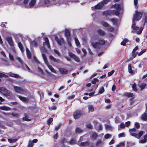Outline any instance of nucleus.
<instances>
[{
  "label": "nucleus",
  "instance_id": "1",
  "mask_svg": "<svg viewBox=\"0 0 147 147\" xmlns=\"http://www.w3.org/2000/svg\"><path fill=\"white\" fill-rule=\"evenodd\" d=\"M97 37L94 36L92 39L91 44L93 47L94 48L98 47L100 45H103L105 44V41L103 39H100L99 41V42L94 43L93 42L95 41L97 39Z\"/></svg>",
  "mask_w": 147,
  "mask_h": 147
},
{
  "label": "nucleus",
  "instance_id": "2",
  "mask_svg": "<svg viewBox=\"0 0 147 147\" xmlns=\"http://www.w3.org/2000/svg\"><path fill=\"white\" fill-rule=\"evenodd\" d=\"M42 55L45 63V64L47 65L49 69L52 72L55 73H56V71L53 67L51 65L49 64V63L45 55L43 53H42Z\"/></svg>",
  "mask_w": 147,
  "mask_h": 147
},
{
  "label": "nucleus",
  "instance_id": "3",
  "mask_svg": "<svg viewBox=\"0 0 147 147\" xmlns=\"http://www.w3.org/2000/svg\"><path fill=\"white\" fill-rule=\"evenodd\" d=\"M143 14L142 12L136 11L135 14L134 15L133 20V22H134L135 21L140 20Z\"/></svg>",
  "mask_w": 147,
  "mask_h": 147
},
{
  "label": "nucleus",
  "instance_id": "4",
  "mask_svg": "<svg viewBox=\"0 0 147 147\" xmlns=\"http://www.w3.org/2000/svg\"><path fill=\"white\" fill-rule=\"evenodd\" d=\"M0 92L4 96L7 97L11 96V94L9 91L4 87L0 88Z\"/></svg>",
  "mask_w": 147,
  "mask_h": 147
},
{
  "label": "nucleus",
  "instance_id": "5",
  "mask_svg": "<svg viewBox=\"0 0 147 147\" xmlns=\"http://www.w3.org/2000/svg\"><path fill=\"white\" fill-rule=\"evenodd\" d=\"M6 39L10 46L12 48L13 52L15 53H16V51L14 49L13 42L12 41V38L10 36H7L6 38Z\"/></svg>",
  "mask_w": 147,
  "mask_h": 147
},
{
  "label": "nucleus",
  "instance_id": "6",
  "mask_svg": "<svg viewBox=\"0 0 147 147\" xmlns=\"http://www.w3.org/2000/svg\"><path fill=\"white\" fill-rule=\"evenodd\" d=\"M112 7L116 9L117 10H113L111 13L113 14H115L117 16H118L119 15V12L118 11H119L121 9L120 6L119 4H115L112 6Z\"/></svg>",
  "mask_w": 147,
  "mask_h": 147
},
{
  "label": "nucleus",
  "instance_id": "7",
  "mask_svg": "<svg viewBox=\"0 0 147 147\" xmlns=\"http://www.w3.org/2000/svg\"><path fill=\"white\" fill-rule=\"evenodd\" d=\"M132 28L133 30L136 31V32L138 34H141L143 29V28L141 27L139 31H137V30L139 29V28L136 26V24L134 23L133 24L132 26Z\"/></svg>",
  "mask_w": 147,
  "mask_h": 147
},
{
  "label": "nucleus",
  "instance_id": "8",
  "mask_svg": "<svg viewBox=\"0 0 147 147\" xmlns=\"http://www.w3.org/2000/svg\"><path fill=\"white\" fill-rule=\"evenodd\" d=\"M41 2L43 3L47 6H49L53 4V3H54L55 2H53L52 0H40Z\"/></svg>",
  "mask_w": 147,
  "mask_h": 147
},
{
  "label": "nucleus",
  "instance_id": "9",
  "mask_svg": "<svg viewBox=\"0 0 147 147\" xmlns=\"http://www.w3.org/2000/svg\"><path fill=\"white\" fill-rule=\"evenodd\" d=\"M14 91L17 93L22 94L24 92V90L21 88L16 86H13Z\"/></svg>",
  "mask_w": 147,
  "mask_h": 147
},
{
  "label": "nucleus",
  "instance_id": "10",
  "mask_svg": "<svg viewBox=\"0 0 147 147\" xmlns=\"http://www.w3.org/2000/svg\"><path fill=\"white\" fill-rule=\"evenodd\" d=\"M82 111L80 110L76 111L74 113V117L75 119H78L80 118L82 115Z\"/></svg>",
  "mask_w": 147,
  "mask_h": 147
},
{
  "label": "nucleus",
  "instance_id": "11",
  "mask_svg": "<svg viewBox=\"0 0 147 147\" xmlns=\"http://www.w3.org/2000/svg\"><path fill=\"white\" fill-rule=\"evenodd\" d=\"M68 54L69 55L70 57L73 58L75 61L77 62H80V60L78 57L70 52H69L68 53Z\"/></svg>",
  "mask_w": 147,
  "mask_h": 147
},
{
  "label": "nucleus",
  "instance_id": "12",
  "mask_svg": "<svg viewBox=\"0 0 147 147\" xmlns=\"http://www.w3.org/2000/svg\"><path fill=\"white\" fill-rule=\"evenodd\" d=\"M55 39L57 41L58 44L61 45L62 43H63L64 39L63 38H61L59 39L57 36L55 37Z\"/></svg>",
  "mask_w": 147,
  "mask_h": 147
},
{
  "label": "nucleus",
  "instance_id": "13",
  "mask_svg": "<svg viewBox=\"0 0 147 147\" xmlns=\"http://www.w3.org/2000/svg\"><path fill=\"white\" fill-rule=\"evenodd\" d=\"M49 58L51 60L57 63H59L61 62V61L59 59H56L52 55L49 56Z\"/></svg>",
  "mask_w": 147,
  "mask_h": 147
},
{
  "label": "nucleus",
  "instance_id": "14",
  "mask_svg": "<svg viewBox=\"0 0 147 147\" xmlns=\"http://www.w3.org/2000/svg\"><path fill=\"white\" fill-rule=\"evenodd\" d=\"M49 58L51 60L57 63H59L61 62V61L59 59H56L52 55L49 56Z\"/></svg>",
  "mask_w": 147,
  "mask_h": 147
},
{
  "label": "nucleus",
  "instance_id": "15",
  "mask_svg": "<svg viewBox=\"0 0 147 147\" xmlns=\"http://www.w3.org/2000/svg\"><path fill=\"white\" fill-rule=\"evenodd\" d=\"M104 5V3H103V2H101L96 5L95 7H92V9H100Z\"/></svg>",
  "mask_w": 147,
  "mask_h": 147
},
{
  "label": "nucleus",
  "instance_id": "16",
  "mask_svg": "<svg viewBox=\"0 0 147 147\" xmlns=\"http://www.w3.org/2000/svg\"><path fill=\"white\" fill-rule=\"evenodd\" d=\"M65 35L67 39L71 38L70 37V33L67 29H65Z\"/></svg>",
  "mask_w": 147,
  "mask_h": 147
},
{
  "label": "nucleus",
  "instance_id": "17",
  "mask_svg": "<svg viewBox=\"0 0 147 147\" xmlns=\"http://www.w3.org/2000/svg\"><path fill=\"white\" fill-rule=\"evenodd\" d=\"M59 69L60 72L62 74H67L68 73V71L66 69L60 68Z\"/></svg>",
  "mask_w": 147,
  "mask_h": 147
},
{
  "label": "nucleus",
  "instance_id": "18",
  "mask_svg": "<svg viewBox=\"0 0 147 147\" xmlns=\"http://www.w3.org/2000/svg\"><path fill=\"white\" fill-rule=\"evenodd\" d=\"M45 42H43V45L44 46H45L46 45H47L48 47L49 48H50V45L49 41L48 40V38L47 37H45Z\"/></svg>",
  "mask_w": 147,
  "mask_h": 147
},
{
  "label": "nucleus",
  "instance_id": "19",
  "mask_svg": "<svg viewBox=\"0 0 147 147\" xmlns=\"http://www.w3.org/2000/svg\"><path fill=\"white\" fill-rule=\"evenodd\" d=\"M18 97L22 101L25 102H28L29 99L28 98H26L24 97L19 96Z\"/></svg>",
  "mask_w": 147,
  "mask_h": 147
},
{
  "label": "nucleus",
  "instance_id": "20",
  "mask_svg": "<svg viewBox=\"0 0 147 147\" xmlns=\"http://www.w3.org/2000/svg\"><path fill=\"white\" fill-rule=\"evenodd\" d=\"M36 0H30L29 3L30 7L31 8L34 6L36 3Z\"/></svg>",
  "mask_w": 147,
  "mask_h": 147
},
{
  "label": "nucleus",
  "instance_id": "21",
  "mask_svg": "<svg viewBox=\"0 0 147 147\" xmlns=\"http://www.w3.org/2000/svg\"><path fill=\"white\" fill-rule=\"evenodd\" d=\"M26 52L27 56L28 59H31L32 58V54L29 51V49L28 48H26Z\"/></svg>",
  "mask_w": 147,
  "mask_h": 147
},
{
  "label": "nucleus",
  "instance_id": "22",
  "mask_svg": "<svg viewBox=\"0 0 147 147\" xmlns=\"http://www.w3.org/2000/svg\"><path fill=\"white\" fill-rule=\"evenodd\" d=\"M8 74L9 76L10 77H14L16 78H20V76L19 75L16 74H15L12 73L11 72H10L9 73H7Z\"/></svg>",
  "mask_w": 147,
  "mask_h": 147
},
{
  "label": "nucleus",
  "instance_id": "23",
  "mask_svg": "<svg viewBox=\"0 0 147 147\" xmlns=\"http://www.w3.org/2000/svg\"><path fill=\"white\" fill-rule=\"evenodd\" d=\"M125 96H127L128 97H132L131 99H133L134 98V96L133 93H126L124 94Z\"/></svg>",
  "mask_w": 147,
  "mask_h": 147
},
{
  "label": "nucleus",
  "instance_id": "24",
  "mask_svg": "<svg viewBox=\"0 0 147 147\" xmlns=\"http://www.w3.org/2000/svg\"><path fill=\"white\" fill-rule=\"evenodd\" d=\"M138 86L141 88V90H142L146 86V84L144 83L139 82Z\"/></svg>",
  "mask_w": 147,
  "mask_h": 147
},
{
  "label": "nucleus",
  "instance_id": "25",
  "mask_svg": "<svg viewBox=\"0 0 147 147\" xmlns=\"http://www.w3.org/2000/svg\"><path fill=\"white\" fill-rule=\"evenodd\" d=\"M22 66L23 69L26 70H28V71L30 72V68L28 67L27 65L24 63L23 64L21 65Z\"/></svg>",
  "mask_w": 147,
  "mask_h": 147
},
{
  "label": "nucleus",
  "instance_id": "26",
  "mask_svg": "<svg viewBox=\"0 0 147 147\" xmlns=\"http://www.w3.org/2000/svg\"><path fill=\"white\" fill-rule=\"evenodd\" d=\"M98 137L97 134L95 132H92L91 134V138L94 140H95Z\"/></svg>",
  "mask_w": 147,
  "mask_h": 147
},
{
  "label": "nucleus",
  "instance_id": "27",
  "mask_svg": "<svg viewBox=\"0 0 147 147\" xmlns=\"http://www.w3.org/2000/svg\"><path fill=\"white\" fill-rule=\"evenodd\" d=\"M0 109L4 111H8L10 110V108L6 106H2L0 107Z\"/></svg>",
  "mask_w": 147,
  "mask_h": 147
},
{
  "label": "nucleus",
  "instance_id": "28",
  "mask_svg": "<svg viewBox=\"0 0 147 147\" xmlns=\"http://www.w3.org/2000/svg\"><path fill=\"white\" fill-rule=\"evenodd\" d=\"M98 34L100 35L103 36L105 35V32L103 30L101 29H99L98 30Z\"/></svg>",
  "mask_w": 147,
  "mask_h": 147
},
{
  "label": "nucleus",
  "instance_id": "29",
  "mask_svg": "<svg viewBox=\"0 0 147 147\" xmlns=\"http://www.w3.org/2000/svg\"><path fill=\"white\" fill-rule=\"evenodd\" d=\"M30 44L32 46L35 47H37V43L35 40H33L30 42Z\"/></svg>",
  "mask_w": 147,
  "mask_h": 147
},
{
  "label": "nucleus",
  "instance_id": "30",
  "mask_svg": "<svg viewBox=\"0 0 147 147\" xmlns=\"http://www.w3.org/2000/svg\"><path fill=\"white\" fill-rule=\"evenodd\" d=\"M16 59L21 65L24 64V62L22 59L20 57H16Z\"/></svg>",
  "mask_w": 147,
  "mask_h": 147
},
{
  "label": "nucleus",
  "instance_id": "31",
  "mask_svg": "<svg viewBox=\"0 0 147 147\" xmlns=\"http://www.w3.org/2000/svg\"><path fill=\"white\" fill-rule=\"evenodd\" d=\"M128 69L129 73L133 74V71L131 67L130 64H129L128 65Z\"/></svg>",
  "mask_w": 147,
  "mask_h": 147
},
{
  "label": "nucleus",
  "instance_id": "32",
  "mask_svg": "<svg viewBox=\"0 0 147 147\" xmlns=\"http://www.w3.org/2000/svg\"><path fill=\"white\" fill-rule=\"evenodd\" d=\"M88 111L93 112L94 111V107L92 105H89L88 107Z\"/></svg>",
  "mask_w": 147,
  "mask_h": 147
},
{
  "label": "nucleus",
  "instance_id": "33",
  "mask_svg": "<svg viewBox=\"0 0 147 147\" xmlns=\"http://www.w3.org/2000/svg\"><path fill=\"white\" fill-rule=\"evenodd\" d=\"M132 88L133 90L135 92L138 91L137 89L136 88V84L135 83H134L132 85Z\"/></svg>",
  "mask_w": 147,
  "mask_h": 147
},
{
  "label": "nucleus",
  "instance_id": "34",
  "mask_svg": "<svg viewBox=\"0 0 147 147\" xmlns=\"http://www.w3.org/2000/svg\"><path fill=\"white\" fill-rule=\"evenodd\" d=\"M111 21L113 22V25H117V19L115 18H113L111 20Z\"/></svg>",
  "mask_w": 147,
  "mask_h": 147
},
{
  "label": "nucleus",
  "instance_id": "35",
  "mask_svg": "<svg viewBox=\"0 0 147 147\" xmlns=\"http://www.w3.org/2000/svg\"><path fill=\"white\" fill-rule=\"evenodd\" d=\"M142 119L144 121H146L147 119V115L146 113H144L142 115Z\"/></svg>",
  "mask_w": 147,
  "mask_h": 147
},
{
  "label": "nucleus",
  "instance_id": "36",
  "mask_svg": "<svg viewBox=\"0 0 147 147\" xmlns=\"http://www.w3.org/2000/svg\"><path fill=\"white\" fill-rule=\"evenodd\" d=\"M18 45L21 51L22 52H23L24 50L22 44L21 43L19 42L18 43Z\"/></svg>",
  "mask_w": 147,
  "mask_h": 147
},
{
  "label": "nucleus",
  "instance_id": "37",
  "mask_svg": "<svg viewBox=\"0 0 147 147\" xmlns=\"http://www.w3.org/2000/svg\"><path fill=\"white\" fill-rule=\"evenodd\" d=\"M76 44L77 46L79 47L80 46V43L78 39L76 38H74Z\"/></svg>",
  "mask_w": 147,
  "mask_h": 147
},
{
  "label": "nucleus",
  "instance_id": "38",
  "mask_svg": "<svg viewBox=\"0 0 147 147\" xmlns=\"http://www.w3.org/2000/svg\"><path fill=\"white\" fill-rule=\"evenodd\" d=\"M105 91V89L103 87L100 88L99 90L98 93L100 94H101L103 93Z\"/></svg>",
  "mask_w": 147,
  "mask_h": 147
},
{
  "label": "nucleus",
  "instance_id": "39",
  "mask_svg": "<svg viewBox=\"0 0 147 147\" xmlns=\"http://www.w3.org/2000/svg\"><path fill=\"white\" fill-rule=\"evenodd\" d=\"M101 24L104 26L105 27H107L109 26V24L107 22H104L102 21L101 22Z\"/></svg>",
  "mask_w": 147,
  "mask_h": 147
},
{
  "label": "nucleus",
  "instance_id": "40",
  "mask_svg": "<svg viewBox=\"0 0 147 147\" xmlns=\"http://www.w3.org/2000/svg\"><path fill=\"white\" fill-rule=\"evenodd\" d=\"M17 140V139H8V141L10 143H13L16 142Z\"/></svg>",
  "mask_w": 147,
  "mask_h": 147
},
{
  "label": "nucleus",
  "instance_id": "41",
  "mask_svg": "<svg viewBox=\"0 0 147 147\" xmlns=\"http://www.w3.org/2000/svg\"><path fill=\"white\" fill-rule=\"evenodd\" d=\"M76 133H80L83 132V130L79 128H77L76 129Z\"/></svg>",
  "mask_w": 147,
  "mask_h": 147
},
{
  "label": "nucleus",
  "instance_id": "42",
  "mask_svg": "<svg viewBox=\"0 0 147 147\" xmlns=\"http://www.w3.org/2000/svg\"><path fill=\"white\" fill-rule=\"evenodd\" d=\"M144 133V131H140L138 133V139Z\"/></svg>",
  "mask_w": 147,
  "mask_h": 147
},
{
  "label": "nucleus",
  "instance_id": "43",
  "mask_svg": "<svg viewBox=\"0 0 147 147\" xmlns=\"http://www.w3.org/2000/svg\"><path fill=\"white\" fill-rule=\"evenodd\" d=\"M25 117L23 118V120L27 121H30V120L28 119V117L26 116V114H24Z\"/></svg>",
  "mask_w": 147,
  "mask_h": 147
},
{
  "label": "nucleus",
  "instance_id": "44",
  "mask_svg": "<svg viewBox=\"0 0 147 147\" xmlns=\"http://www.w3.org/2000/svg\"><path fill=\"white\" fill-rule=\"evenodd\" d=\"M131 135L138 139V134H137L133 132H131Z\"/></svg>",
  "mask_w": 147,
  "mask_h": 147
},
{
  "label": "nucleus",
  "instance_id": "45",
  "mask_svg": "<svg viewBox=\"0 0 147 147\" xmlns=\"http://www.w3.org/2000/svg\"><path fill=\"white\" fill-rule=\"evenodd\" d=\"M9 59L13 61H14V60L13 57V56L10 53H9Z\"/></svg>",
  "mask_w": 147,
  "mask_h": 147
},
{
  "label": "nucleus",
  "instance_id": "46",
  "mask_svg": "<svg viewBox=\"0 0 147 147\" xmlns=\"http://www.w3.org/2000/svg\"><path fill=\"white\" fill-rule=\"evenodd\" d=\"M30 1V0H24L23 3L25 6H28V3Z\"/></svg>",
  "mask_w": 147,
  "mask_h": 147
},
{
  "label": "nucleus",
  "instance_id": "47",
  "mask_svg": "<svg viewBox=\"0 0 147 147\" xmlns=\"http://www.w3.org/2000/svg\"><path fill=\"white\" fill-rule=\"evenodd\" d=\"M111 137V135L110 134H107L105 135L104 136V138L105 139H108L110 138Z\"/></svg>",
  "mask_w": 147,
  "mask_h": 147
},
{
  "label": "nucleus",
  "instance_id": "48",
  "mask_svg": "<svg viewBox=\"0 0 147 147\" xmlns=\"http://www.w3.org/2000/svg\"><path fill=\"white\" fill-rule=\"evenodd\" d=\"M124 146V142H121L116 146V147H120Z\"/></svg>",
  "mask_w": 147,
  "mask_h": 147
},
{
  "label": "nucleus",
  "instance_id": "49",
  "mask_svg": "<svg viewBox=\"0 0 147 147\" xmlns=\"http://www.w3.org/2000/svg\"><path fill=\"white\" fill-rule=\"evenodd\" d=\"M53 121V118H49L47 122L48 124L49 125L51 123V122Z\"/></svg>",
  "mask_w": 147,
  "mask_h": 147
},
{
  "label": "nucleus",
  "instance_id": "50",
  "mask_svg": "<svg viewBox=\"0 0 147 147\" xmlns=\"http://www.w3.org/2000/svg\"><path fill=\"white\" fill-rule=\"evenodd\" d=\"M146 49H144L142 51H141V52L138 53V55L140 56L142 55L146 51Z\"/></svg>",
  "mask_w": 147,
  "mask_h": 147
},
{
  "label": "nucleus",
  "instance_id": "51",
  "mask_svg": "<svg viewBox=\"0 0 147 147\" xmlns=\"http://www.w3.org/2000/svg\"><path fill=\"white\" fill-rule=\"evenodd\" d=\"M99 80L98 79L96 78H94L93 80L92 81V84H95L96 83V82H99Z\"/></svg>",
  "mask_w": 147,
  "mask_h": 147
},
{
  "label": "nucleus",
  "instance_id": "52",
  "mask_svg": "<svg viewBox=\"0 0 147 147\" xmlns=\"http://www.w3.org/2000/svg\"><path fill=\"white\" fill-rule=\"evenodd\" d=\"M67 41L68 44L69 45L70 47H71V38L67 39Z\"/></svg>",
  "mask_w": 147,
  "mask_h": 147
},
{
  "label": "nucleus",
  "instance_id": "53",
  "mask_svg": "<svg viewBox=\"0 0 147 147\" xmlns=\"http://www.w3.org/2000/svg\"><path fill=\"white\" fill-rule=\"evenodd\" d=\"M110 13V12L109 11H106L103 12V14L105 16H107Z\"/></svg>",
  "mask_w": 147,
  "mask_h": 147
},
{
  "label": "nucleus",
  "instance_id": "54",
  "mask_svg": "<svg viewBox=\"0 0 147 147\" xmlns=\"http://www.w3.org/2000/svg\"><path fill=\"white\" fill-rule=\"evenodd\" d=\"M40 50L42 53L46 52L47 51L44 47H42L40 49Z\"/></svg>",
  "mask_w": 147,
  "mask_h": 147
},
{
  "label": "nucleus",
  "instance_id": "55",
  "mask_svg": "<svg viewBox=\"0 0 147 147\" xmlns=\"http://www.w3.org/2000/svg\"><path fill=\"white\" fill-rule=\"evenodd\" d=\"M5 77V78H7V77H8V76L4 74L0 73V77Z\"/></svg>",
  "mask_w": 147,
  "mask_h": 147
},
{
  "label": "nucleus",
  "instance_id": "56",
  "mask_svg": "<svg viewBox=\"0 0 147 147\" xmlns=\"http://www.w3.org/2000/svg\"><path fill=\"white\" fill-rule=\"evenodd\" d=\"M76 143V140L74 139L71 140L69 142V143L71 144H74Z\"/></svg>",
  "mask_w": 147,
  "mask_h": 147
},
{
  "label": "nucleus",
  "instance_id": "57",
  "mask_svg": "<svg viewBox=\"0 0 147 147\" xmlns=\"http://www.w3.org/2000/svg\"><path fill=\"white\" fill-rule=\"evenodd\" d=\"M88 144V142H82L81 143L80 145L81 146H85L87 145Z\"/></svg>",
  "mask_w": 147,
  "mask_h": 147
},
{
  "label": "nucleus",
  "instance_id": "58",
  "mask_svg": "<svg viewBox=\"0 0 147 147\" xmlns=\"http://www.w3.org/2000/svg\"><path fill=\"white\" fill-rule=\"evenodd\" d=\"M107 29L110 32H112L114 31V28L111 27H109Z\"/></svg>",
  "mask_w": 147,
  "mask_h": 147
},
{
  "label": "nucleus",
  "instance_id": "59",
  "mask_svg": "<svg viewBox=\"0 0 147 147\" xmlns=\"http://www.w3.org/2000/svg\"><path fill=\"white\" fill-rule=\"evenodd\" d=\"M147 142V141H146V140L142 139L140 140L139 142V143L144 144L145 143Z\"/></svg>",
  "mask_w": 147,
  "mask_h": 147
},
{
  "label": "nucleus",
  "instance_id": "60",
  "mask_svg": "<svg viewBox=\"0 0 147 147\" xmlns=\"http://www.w3.org/2000/svg\"><path fill=\"white\" fill-rule=\"evenodd\" d=\"M136 129L134 128L132 129H130L129 130V131L130 132V133H131V132H132L133 131L135 132L136 131Z\"/></svg>",
  "mask_w": 147,
  "mask_h": 147
},
{
  "label": "nucleus",
  "instance_id": "61",
  "mask_svg": "<svg viewBox=\"0 0 147 147\" xmlns=\"http://www.w3.org/2000/svg\"><path fill=\"white\" fill-rule=\"evenodd\" d=\"M114 72V70H112L111 71L109 72L108 74V76H111L113 74Z\"/></svg>",
  "mask_w": 147,
  "mask_h": 147
},
{
  "label": "nucleus",
  "instance_id": "62",
  "mask_svg": "<svg viewBox=\"0 0 147 147\" xmlns=\"http://www.w3.org/2000/svg\"><path fill=\"white\" fill-rule=\"evenodd\" d=\"M61 124H59L56 127L55 129V130L57 131L58 130H59L60 127H61Z\"/></svg>",
  "mask_w": 147,
  "mask_h": 147
},
{
  "label": "nucleus",
  "instance_id": "63",
  "mask_svg": "<svg viewBox=\"0 0 147 147\" xmlns=\"http://www.w3.org/2000/svg\"><path fill=\"white\" fill-rule=\"evenodd\" d=\"M135 127L137 128H138L140 127V125L139 123L137 122H136L135 123Z\"/></svg>",
  "mask_w": 147,
  "mask_h": 147
},
{
  "label": "nucleus",
  "instance_id": "64",
  "mask_svg": "<svg viewBox=\"0 0 147 147\" xmlns=\"http://www.w3.org/2000/svg\"><path fill=\"white\" fill-rule=\"evenodd\" d=\"M86 127L90 129H91L92 128V125L90 123L86 125Z\"/></svg>",
  "mask_w": 147,
  "mask_h": 147
}]
</instances>
